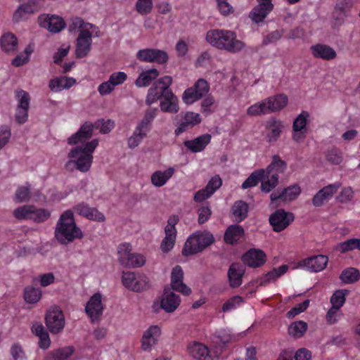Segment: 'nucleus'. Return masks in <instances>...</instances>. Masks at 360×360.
<instances>
[{
  "label": "nucleus",
  "mask_w": 360,
  "mask_h": 360,
  "mask_svg": "<svg viewBox=\"0 0 360 360\" xmlns=\"http://www.w3.org/2000/svg\"><path fill=\"white\" fill-rule=\"evenodd\" d=\"M242 260L250 267H259L266 262V254L259 249H250L242 256Z\"/></svg>",
  "instance_id": "obj_18"
},
{
  "label": "nucleus",
  "mask_w": 360,
  "mask_h": 360,
  "mask_svg": "<svg viewBox=\"0 0 360 360\" xmlns=\"http://www.w3.org/2000/svg\"><path fill=\"white\" fill-rule=\"evenodd\" d=\"M184 272L179 265L175 266L171 273V290L182 293L184 295H188L191 293V289L188 287L183 281Z\"/></svg>",
  "instance_id": "obj_15"
},
{
  "label": "nucleus",
  "mask_w": 360,
  "mask_h": 360,
  "mask_svg": "<svg viewBox=\"0 0 360 360\" xmlns=\"http://www.w3.org/2000/svg\"><path fill=\"white\" fill-rule=\"evenodd\" d=\"M266 138L268 141L271 143L277 141L280 137L283 129V124L281 120L271 118L266 123Z\"/></svg>",
  "instance_id": "obj_29"
},
{
  "label": "nucleus",
  "mask_w": 360,
  "mask_h": 360,
  "mask_svg": "<svg viewBox=\"0 0 360 360\" xmlns=\"http://www.w3.org/2000/svg\"><path fill=\"white\" fill-rule=\"evenodd\" d=\"M286 168V163L281 159H274V161L269 165L266 169V174H272L282 173Z\"/></svg>",
  "instance_id": "obj_50"
},
{
  "label": "nucleus",
  "mask_w": 360,
  "mask_h": 360,
  "mask_svg": "<svg viewBox=\"0 0 360 360\" xmlns=\"http://www.w3.org/2000/svg\"><path fill=\"white\" fill-rule=\"evenodd\" d=\"M288 101L285 95L277 94L250 105L247 110V114L250 116H259L278 111L287 105Z\"/></svg>",
  "instance_id": "obj_4"
},
{
  "label": "nucleus",
  "mask_w": 360,
  "mask_h": 360,
  "mask_svg": "<svg viewBox=\"0 0 360 360\" xmlns=\"http://www.w3.org/2000/svg\"><path fill=\"white\" fill-rule=\"evenodd\" d=\"M174 172V170L172 167H169L164 172H155L151 176L152 184L157 187L162 186L172 177Z\"/></svg>",
  "instance_id": "obj_35"
},
{
  "label": "nucleus",
  "mask_w": 360,
  "mask_h": 360,
  "mask_svg": "<svg viewBox=\"0 0 360 360\" xmlns=\"http://www.w3.org/2000/svg\"><path fill=\"white\" fill-rule=\"evenodd\" d=\"M209 91V83L204 79H199L192 86L187 88L184 91L182 101L186 105H191L200 100Z\"/></svg>",
  "instance_id": "obj_7"
},
{
  "label": "nucleus",
  "mask_w": 360,
  "mask_h": 360,
  "mask_svg": "<svg viewBox=\"0 0 360 360\" xmlns=\"http://www.w3.org/2000/svg\"><path fill=\"white\" fill-rule=\"evenodd\" d=\"M261 190L264 193H269L274 189L278 184V175L277 174H268L266 171L264 177L260 180Z\"/></svg>",
  "instance_id": "obj_37"
},
{
  "label": "nucleus",
  "mask_w": 360,
  "mask_h": 360,
  "mask_svg": "<svg viewBox=\"0 0 360 360\" xmlns=\"http://www.w3.org/2000/svg\"><path fill=\"white\" fill-rule=\"evenodd\" d=\"M15 97L18 98V104L15 108V119L18 124H22L25 123L28 119L30 96L28 92L21 89L15 92Z\"/></svg>",
  "instance_id": "obj_9"
},
{
  "label": "nucleus",
  "mask_w": 360,
  "mask_h": 360,
  "mask_svg": "<svg viewBox=\"0 0 360 360\" xmlns=\"http://www.w3.org/2000/svg\"><path fill=\"white\" fill-rule=\"evenodd\" d=\"M294 219L293 213L279 209L270 215L269 221L274 231L281 232L293 221Z\"/></svg>",
  "instance_id": "obj_12"
},
{
  "label": "nucleus",
  "mask_w": 360,
  "mask_h": 360,
  "mask_svg": "<svg viewBox=\"0 0 360 360\" xmlns=\"http://www.w3.org/2000/svg\"><path fill=\"white\" fill-rule=\"evenodd\" d=\"M92 159H71L65 165V167L69 170L77 169L80 172H87L91 164Z\"/></svg>",
  "instance_id": "obj_36"
},
{
  "label": "nucleus",
  "mask_w": 360,
  "mask_h": 360,
  "mask_svg": "<svg viewBox=\"0 0 360 360\" xmlns=\"http://www.w3.org/2000/svg\"><path fill=\"white\" fill-rule=\"evenodd\" d=\"M149 283L150 280L147 276H139L136 278L133 291L139 292L148 289L150 286Z\"/></svg>",
  "instance_id": "obj_61"
},
{
  "label": "nucleus",
  "mask_w": 360,
  "mask_h": 360,
  "mask_svg": "<svg viewBox=\"0 0 360 360\" xmlns=\"http://www.w3.org/2000/svg\"><path fill=\"white\" fill-rule=\"evenodd\" d=\"M122 280L126 288L133 290L136 280V276L134 272H123Z\"/></svg>",
  "instance_id": "obj_59"
},
{
  "label": "nucleus",
  "mask_w": 360,
  "mask_h": 360,
  "mask_svg": "<svg viewBox=\"0 0 360 360\" xmlns=\"http://www.w3.org/2000/svg\"><path fill=\"white\" fill-rule=\"evenodd\" d=\"M214 242L213 235L207 231H198L190 236L182 249L184 256H189L201 252Z\"/></svg>",
  "instance_id": "obj_5"
},
{
  "label": "nucleus",
  "mask_w": 360,
  "mask_h": 360,
  "mask_svg": "<svg viewBox=\"0 0 360 360\" xmlns=\"http://www.w3.org/2000/svg\"><path fill=\"white\" fill-rule=\"evenodd\" d=\"M245 231L243 228L238 224L230 225L226 230L224 235V241L231 245H236L243 237Z\"/></svg>",
  "instance_id": "obj_26"
},
{
  "label": "nucleus",
  "mask_w": 360,
  "mask_h": 360,
  "mask_svg": "<svg viewBox=\"0 0 360 360\" xmlns=\"http://www.w3.org/2000/svg\"><path fill=\"white\" fill-rule=\"evenodd\" d=\"M32 210L33 205H23L16 208L13 212V215L18 219H30Z\"/></svg>",
  "instance_id": "obj_53"
},
{
  "label": "nucleus",
  "mask_w": 360,
  "mask_h": 360,
  "mask_svg": "<svg viewBox=\"0 0 360 360\" xmlns=\"http://www.w3.org/2000/svg\"><path fill=\"white\" fill-rule=\"evenodd\" d=\"M328 262V257L323 255H319L300 261L299 265L300 266H305L306 269L310 271L319 272L326 268Z\"/></svg>",
  "instance_id": "obj_16"
},
{
  "label": "nucleus",
  "mask_w": 360,
  "mask_h": 360,
  "mask_svg": "<svg viewBox=\"0 0 360 360\" xmlns=\"http://www.w3.org/2000/svg\"><path fill=\"white\" fill-rule=\"evenodd\" d=\"M216 1L217 3V8L222 15L227 16L233 13V8L227 0H216Z\"/></svg>",
  "instance_id": "obj_62"
},
{
  "label": "nucleus",
  "mask_w": 360,
  "mask_h": 360,
  "mask_svg": "<svg viewBox=\"0 0 360 360\" xmlns=\"http://www.w3.org/2000/svg\"><path fill=\"white\" fill-rule=\"evenodd\" d=\"M310 51L314 58L323 60H331L337 56L335 50L325 44L318 43L312 45L310 47Z\"/></svg>",
  "instance_id": "obj_20"
},
{
  "label": "nucleus",
  "mask_w": 360,
  "mask_h": 360,
  "mask_svg": "<svg viewBox=\"0 0 360 360\" xmlns=\"http://www.w3.org/2000/svg\"><path fill=\"white\" fill-rule=\"evenodd\" d=\"M95 27L91 23L86 22L85 25L79 30V34L77 39L92 40L94 32L93 28Z\"/></svg>",
  "instance_id": "obj_54"
},
{
  "label": "nucleus",
  "mask_w": 360,
  "mask_h": 360,
  "mask_svg": "<svg viewBox=\"0 0 360 360\" xmlns=\"http://www.w3.org/2000/svg\"><path fill=\"white\" fill-rule=\"evenodd\" d=\"M231 336L225 331H219L215 333L213 342L220 347L224 346L226 343L229 342Z\"/></svg>",
  "instance_id": "obj_64"
},
{
  "label": "nucleus",
  "mask_w": 360,
  "mask_h": 360,
  "mask_svg": "<svg viewBox=\"0 0 360 360\" xmlns=\"http://www.w3.org/2000/svg\"><path fill=\"white\" fill-rule=\"evenodd\" d=\"M41 297V291L32 286H27L24 290V299L26 302L34 304L39 302Z\"/></svg>",
  "instance_id": "obj_41"
},
{
  "label": "nucleus",
  "mask_w": 360,
  "mask_h": 360,
  "mask_svg": "<svg viewBox=\"0 0 360 360\" xmlns=\"http://www.w3.org/2000/svg\"><path fill=\"white\" fill-rule=\"evenodd\" d=\"M245 269L240 263H233L228 270V278L229 285L233 288H236L242 284L243 276Z\"/></svg>",
  "instance_id": "obj_21"
},
{
  "label": "nucleus",
  "mask_w": 360,
  "mask_h": 360,
  "mask_svg": "<svg viewBox=\"0 0 360 360\" xmlns=\"http://www.w3.org/2000/svg\"><path fill=\"white\" fill-rule=\"evenodd\" d=\"M153 8V0H138L135 5L136 11L141 15L150 13Z\"/></svg>",
  "instance_id": "obj_48"
},
{
  "label": "nucleus",
  "mask_w": 360,
  "mask_h": 360,
  "mask_svg": "<svg viewBox=\"0 0 360 360\" xmlns=\"http://www.w3.org/2000/svg\"><path fill=\"white\" fill-rule=\"evenodd\" d=\"M101 298V294L96 292L91 297L86 304L85 311L90 317L92 322L98 321L103 314L104 308Z\"/></svg>",
  "instance_id": "obj_14"
},
{
  "label": "nucleus",
  "mask_w": 360,
  "mask_h": 360,
  "mask_svg": "<svg viewBox=\"0 0 360 360\" xmlns=\"http://www.w3.org/2000/svg\"><path fill=\"white\" fill-rule=\"evenodd\" d=\"M248 211L249 205L243 200L236 201L231 207V213L236 222H241L245 220L248 217Z\"/></svg>",
  "instance_id": "obj_32"
},
{
  "label": "nucleus",
  "mask_w": 360,
  "mask_h": 360,
  "mask_svg": "<svg viewBox=\"0 0 360 360\" xmlns=\"http://www.w3.org/2000/svg\"><path fill=\"white\" fill-rule=\"evenodd\" d=\"M32 51L29 46L26 47L24 53H20L12 60L11 64L15 67H20L26 64L29 61Z\"/></svg>",
  "instance_id": "obj_52"
},
{
  "label": "nucleus",
  "mask_w": 360,
  "mask_h": 360,
  "mask_svg": "<svg viewBox=\"0 0 360 360\" xmlns=\"http://www.w3.org/2000/svg\"><path fill=\"white\" fill-rule=\"evenodd\" d=\"M301 193L300 187L297 185L290 186L284 189L279 193H272L270 195L272 202L278 199L283 201H292L295 200Z\"/></svg>",
  "instance_id": "obj_22"
},
{
  "label": "nucleus",
  "mask_w": 360,
  "mask_h": 360,
  "mask_svg": "<svg viewBox=\"0 0 360 360\" xmlns=\"http://www.w3.org/2000/svg\"><path fill=\"white\" fill-rule=\"evenodd\" d=\"M160 107L164 112L176 113L179 112V100L172 91L167 93L166 96L161 100Z\"/></svg>",
  "instance_id": "obj_27"
},
{
  "label": "nucleus",
  "mask_w": 360,
  "mask_h": 360,
  "mask_svg": "<svg viewBox=\"0 0 360 360\" xmlns=\"http://www.w3.org/2000/svg\"><path fill=\"white\" fill-rule=\"evenodd\" d=\"M265 170L263 169L252 172L250 176L244 181L242 188L246 189L256 186L263 177H264Z\"/></svg>",
  "instance_id": "obj_45"
},
{
  "label": "nucleus",
  "mask_w": 360,
  "mask_h": 360,
  "mask_svg": "<svg viewBox=\"0 0 360 360\" xmlns=\"http://www.w3.org/2000/svg\"><path fill=\"white\" fill-rule=\"evenodd\" d=\"M212 136L209 134H202L193 140L185 141L184 146L193 153L202 151L210 143Z\"/></svg>",
  "instance_id": "obj_23"
},
{
  "label": "nucleus",
  "mask_w": 360,
  "mask_h": 360,
  "mask_svg": "<svg viewBox=\"0 0 360 360\" xmlns=\"http://www.w3.org/2000/svg\"><path fill=\"white\" fill-rule=\"evenodd\" d=\"M201 120L202 119L200 114L190 111L186 112L183 117L181 122L175 129V134L179 136L183 132L192 129L195 126L199 124L201 122Z\"/></svg>",
  "instance_id": "obj_19"
},
{
  "label": "nucleus",
  "mask_w": 360,
  "mask_h": 360,
  "mask_svg": "<svg viewBox=\"0 0 360 360\" xmlns=\"http://www.w3.org/2000/svg\"><path fill=\"white\" fill-rule=\"evenodd\" d=\"M258 2L259 4L255 6L250 13L251 19L257 23L263 22L265 18L274 8V4L272 3L262 1Z\"/></svg>",
  "instance_id": "obj_24"
},
{
  "label": "nucleus",
  "mask_w": 360,
  "mask_h": 360,
  "mask_svg": "<svg viewBox=\"0 0 360 360\" xmlns=\"http://www.w3.org/2000/svg\"><path fill=\"white\" fill-rule=\"evenodd\" d=\"M55 238L62 245H67L75 239L83 238V233L76 225L71 210H67L60 215L55 229Z\"/></svg>",
  "instance_id": "obj_3"
},
{
  "label": "nucleus",
  "mask_w": 360,
  "mask_h": 360,
  "mask_svg": "<svg viewBox=\"0 0 360 360\" xmlns=\"http://www.w3.org/2000/svg\"><path fill=\"white\" fill-rule=\"evenodd\" d=\"M309 112L302 111L294 120L292 124L293 131H307L306 125L307 123V118L309 117Z\"/></svg>",
  "instance_id": "obj_47"
},
{
  "label": "nucleus",
  "mask_w": 360,
  "mask_h": 360,
  "mask_svg": "<svg viewBox=\"0 0 360 360\" xmlns=\"http://www.w3.org/2000/svg\"><path fill=\"white\" fill-rule=\"evenodd\" d=\"M206 41L219 51H226L230 53L240 52L245 44L237 38L234 31L224 29H211L205 36Z\"/></svg>",
  "instance_id": "obj_1"
},
{
  "label": "nucleus",
  "mask_w": 360,
  "mask_h": 360,
  "mask_svg": "<svg viewBox=\"0 0 360 360\" xmlns=\"http://www.w3.org/2000/svg\"><path fill=\"white\" fill-rule=\"evenodd\" d=\"M74 351L72 346L59 348L47 354L44 360H65L73 354Z\"/></svg>",
  "instance_id": "obj_34"
},
{
  "label": "nucleus",
  "mask_w": 360,
  "mask_h": 360,
  "mask_svg": "<svg viewBox=\"0 0 360 360\" xmlns=\"http://www.w3.org/2000/svg\"><path fill=\"white\" fill-rule=\"evenodd\" d=\"M39 6L37 0H30L27 4L21 5L13 13V20L19 22L27 18V15L37 11Z\"/></svg>",
  "instance_id": "obj_28"
},
{
  "label": "nucleus",
  "mask_w": 360,
  "mask_h": 360,
  "mask_svg": "<svg viewBox=\"0 0 360 360\" xmlns=\"http://www.w3.org/2000/svg\"><path fill=\"white\" fill-rule=\"evenodd\" d=\"M15 198L16 202H27L30 198V188L27 186H20L19 187L15 195Z\"/></svg>",
  "instance_id": "obj_58"
},
{
  "label": "nucleus",
  "mask_w": 360,
  "mask_h": 360,
  "mask_svg": "<svg viewBox=\"0 0 360 360\" xmlns=\"http://www.w3.org/2000/svg\"><path fill=\"white\" fill-rule=\"evenodd\" d=\"M165 237L163 239L160 248L165 252L171 250L176 240V232H174L173 229H165Z\"/></svg>",
  "instance_id": "obj_42"
},
{
  "label": "nucleus",
  "mask_w": 360,
  "mask_h": 360,
  "mask_svg": "<svg viewBox=\"0 0 360 360\" xmlns=\"http://www.w3.org/2000/svg\"><path fill=\"white\" fill-rule=\"evenodd\" d=\"M93 128L92 124L86 122L81 126L75 134L68 138V143L69 145H75L79 143L82 144L72 148L70 151L68 158H93L92 153L98 144V140L93 139L90 142L83 143L92 136Z\"/></svg>",
  "instance_id": "obj_2"
},
{
  "label": "nucleus",
  "mask_w": 360,
  "mask_h": 360,
  "mask_svg": "<svg viewBox=\"0 0 360 360\" xmlns=\"http://www.w3.org/2000/svg\"><path fill=\"white\" fill-rule=\"evenodd\" d=\"M136 58L144 63H156L158 64H165L169 60L166 51L158 49L146 48L140 49L136 53Z\"/></svg>",
  "instance_id": "obj_10"
},
{
  "label": "nucleus",
  "mask_w": 360,
  "mask_h": 360,
  "mask_svg": "<svg viewBox=\"0 0 360 360\" xmlns=\"http://www.w3.org/2000/svg\"><path fill=\"white\" fill-rule=\"evenodd\" d=\"M159 76V71L155 69H150L142 72L135 81V84L138 87L148 86L152 81Z\"/></svg>",
  "instance_id": "obj_33"
},
{
  "label": "nucleus",
  "mask_w": 360,
  "mask_h": 360,
  "mask_svg": "<svg viewBox=\"0 0 360 360\" xmlns=\"http://www.w3.org/2000/svg\"><path fill=\"white\" fill-rule=\"evenodd\" d=\"M158 112V108H149L146 110L143 119L137 125L139 134L147 135L151 129L152 122L157 116Z\"/></svg>",
  "instance_id": "obj_25"
},
{
  "label": "nucleus",
  "mask_w": 360,
  "mask_h": 360,
  "mask_svg": "<svg viewBox=\"0 0 360 360\" xmlns=\"http://www.w3.org/2000/svg\"><path fill=\"white\" fill-rule=\"evenodd\" d=\"M347 290H336L330 298V302L333 307H337L340 309L345 302V296L348 294Z\"/></svg>",
  "instance_id": "obj_49"
},
{
  "label": "nucleus",
  "mask_w": 360,
  "mask_h": 360,
  "mask_svg": "<svg viewBox=\"0 0 360 360\" xmlns=\"http://www.w3.org/2000/svg\"><path fill=\"white\" fill-rule=\"evenodd\" d=\"M337 249L342 253L354 250H360V238H351L338 245Z\"/></svg>",
  "instance_id": "obj_46"
},
{
  "label": "nucleus",
  "mask_w": 360,
  "mask_h": 360,
  "mask_svg": "<svg viewBox=\"0 0 360 360\" xmlns=\"http://www.w3.org/2000/svg\"><path fill=\"white\" fill-rule=\"evenodd\" d=\"M45 322L47 328L52 334L60 333L65 323L63 311L58 307H53L46 313Z\"/></svg>",
  "instance_id": "obj_11"
},
{
  "label": "nucleus",
  "mask_w": 360,
  "mask_h": 360,
  "mask_svg": "<svg viewBox=\"0 0 360 360\" xmlns=\"http://www.w3.org/2000/svg\"><path fill=\"white\" fill-rule=\"evenodd\" d=\"M309 304V300H305L302 303L298 304L295 307H292L289 311L287 312V317L289 319L294 318L296 315L305 311Z\"/></svg>",
  "instance_id": "obj_57"
},
{
  "label": "nucleus",
  "mask_w": 360,
  "mask_h": 360,
  "mask_svg": "<svg viewBox=\"0 0 360 360\" xmlns=\"http://www.w3.org/2000/svg\"><path fill=\"white\" fill-rule=\"evenodd\" d=\"M172 83V78L170 76H164L155 82L153 86L148 89L146 98V103L148 105L156 103L158 100L162 99L166 94L172 91L170 85Z\"/></svg>",
  "instance_id": "obj_6"
},
{
  "label": "nucleus",
  "mask_w": 360,
  "mask_h": 360,
  "mask_svg": "<svg viewBox=\"0 0 360 360\" xmlns=\"http://www.w3.org/2000/svg\"><path fill=\"white\" fill-rule=\"evenodd\" d=\"M307 330V323L302 321L292 323L288 328V333L290 336L298 338L302 337Z\"/></svg>",
  "instance_id": "obj_44"
},
{
  "label": "nucleus",
  "mask_w": 360,
  "mask_h": 360,
  "mask_svg": "<svg viewBox=\"0 0 360 360\" xmlns=\"http://www.w3.org/2000/svg\"><path fill=\"white\" fill-rule=\"evenodd\" d=\"M181 300L178 295L175 294L169 287L164 290L160 307L166 312L171 313L176 310L180 304Z\"/></svg>",
  "instance_id": "obj_17"
},
{
  "label": "nucleus",
  "mask_w": 360,
  "mask_h": 360,
  "mask_svg": "<svg viewBox=\"0 0 360 360\" xmlns=\"http://www.w3.org/2000/svg\"><path fill=\"white\" fill-rule=\"evenodd\" d=\"M38 23L40 27L47 29L52 33H58L65 27V22L63 19L55 15H40L38 17Z\"/></svg>",
  "instance_id": "obj_13"
},
{
  "label": "nucleus",
  "mask_w": 360,
  "mask_h": 360,
  "mask_svg": "<svg viewBox=\"0 0 360 360\" xmlns=\"http://www.w3.org/2000/svg\"><path fill=\"white\" fill-rule=\"evenodd\" d=\"M50 217V212L44 209H37L33 206V210L30 214V219L40 223L47 220Z\"/></svg>",
  "instance_id": "obj_51"
},
{
  "label": "nucleus",
  "mask_w": 360,
  "mask_h": 360,
  "mask_svg": "<svg viewBox=\"0 0 360 360\" xmlns=\"http://www.w3.org/2000/svg\"><path fill=\"white\" fill-rule=\"evenodd\" d=\"M92 40L77 39L76 40V57L82 58L86 56L91 51Z\"/></svg>",
  "instance_id": "obj_40"
},
{
  "label": "nucleus",
  "mask_w": 360,
  "mask_h": 360,
  "mask_svg": "<svg viewBox=\"0 0 360 360\" xmlns=\"http://www.w3.org/2000/svg\"><path fill=\"white\" fill-rule=\"evenodd\" d=\"M288 269V265H282L278 268H274L271 271H269L264 277L261 278L260 285H264L267 283L275 281L277 278L286 273Z\"/></svg>",
  "instance_id": "obj_38"
},
{
  "label": "nucleus",
  "mask_w": 360,
  "mask_h": 360,
  "mask_svg": "<svg viewBox=\"0 0 360 360\" xmlns=\"http://www.w3.org/2000/svg\"><path fill=\"white\" fill-rule=\"evenodd\" d=\"M95 127L96 128H100V131L102 134H108L114 128L115 122L111 120H108L106 121L101 120L95 123Z\"/></svg>",
  "instance_id": "obj_60"
},
{
  "label": "nucleus",
  "mask_w": 360,
  "mask_h": 360,
  "mask_svg": "<svg viewBox=\"0 0 360 360\" xmlns=\"http://www.w3.org/2000/svg\"><path fill=\"white\" fill-rule=\"evenodd\" d=\"M10 352L13 360H25L27 358L22 347L19 343L13 344Z\"/></svg>",
  "instance_id": "obj_56"
},
{
  "label": "nucleus",
  "mask_w": 360,
  "mask_h": 360,
  "mask_svg": "<svg viewBox=\"0 0 360 360\" xmlns=\"http://www.w3.org/2000/svg\"><path fill=\"white\" fill-rule=\"evenodd\" d=\"M243 298L239 295H235L229 299L222 306L223 311H229L236 309L243 302Z\"/></svg>",
  "instance_id": "obj_55"
},
{
  "label": "nucleus",
  "mask_w": 360,
  "mask_h": 360,
  "mask_svg": "<svg viewBox=\"0 0 360 360\" xmlns=\"http://www.w3.org/2000/svg\"><path fill=\"white\" fill-rule=\"evenodd\" d=\"M1 47L3 51L13 55L18 50V41L16 36L11 32H6L1 37Z\"/></svg>",
  "instance_id": "obj_30"
},
{
  "label": "nucleus",
  "mask_w": 360,
  "mask_h": 360,
  "mask_svg": "<svg viewBox=\"0 0 360 360\" xmlns=\"http://www.w3.org/2000/svg\"><path fill=\"white\" fill-rule=\"evenodd\" d=\"M359 278L360 273L359 270L352 267L345 269L340 276V280L345 283H353L357 281Z\"/></svg>",
  "instance_id": "obj_43"
},
{
  "label": "nucleus",
  "mask_w": 360,
  "mask_h": 360,
  "mask_svg": "<svg viewBox=\"0 0 360 360\" xmlns=\"http://www.w3.org/2000/svg\"><path fill=\"white\" fill-rule=\"evenodd\" d=\"M190 354L196 359L205 360L208 355V349L201 343H193L188 347Z\"/></svg>",
  "instance_id": "obj_39"
},
{
  "label": "nucleus",
  "mask_w": 360,
  "mask_h": 360,
  "mask_svg": "<svg viewBox=\"0 0 360 360\" xmlns=\"http://www.w3.org/2000/svg\"><path fill=\"white\" fill-rule=\"evenodd\" d=\"M146 136V135L139 134L138 127L136 126V127L133 133V135L131 136L128 139L127 143H128L129 148H130L131 149L136 148L139 145V143L141 142V141Z\"/></svg>",
  "instance_id": "obj_63"
},
{
  "label": "nucleus",
  "mask_w": 360,
  "mask_h": 360,
  "mask_svg": "<svg viewBox=\"0 0 360 360\" xmlns=\"http://www.w3.org/2000/svg\"><path fill=\"white\" fill-rule=\"evenodd\" d=\"M76 83L75 79L67 77H57L49 81V86L53 92L61 91L64 89H70Z\"/></svg>",
  "instance_id": "obj_31"
},
{
  "label": "nucleus",
  "mask_w": 360,
  "mask_h": 360,
  "mask_svg": "<svg viewBox=\"0 0 360 360\" xmlns=\"http://www.w3.org/2000/svg\"><path fill=\"white\" fill-rule=\"evenodd\" d=\"M118 254L120 262L125 266L137 268L143 266L146 263V259L143 255L131 253L129 244L120 245L118 248Z\"/></svg>",
  "instance_id": "obj_8"
}]
</instances>
